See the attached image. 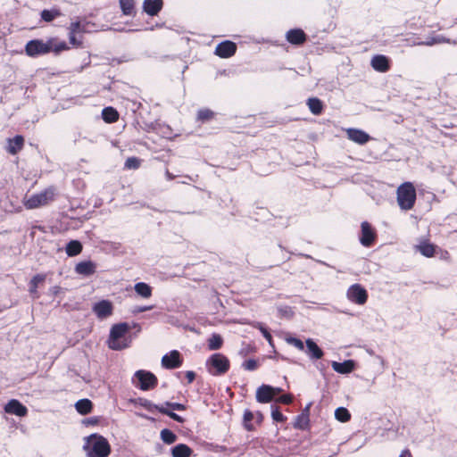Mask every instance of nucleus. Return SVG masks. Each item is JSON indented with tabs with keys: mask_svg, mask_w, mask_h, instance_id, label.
I'll use <instances>...</instances> for the list:
<instances>
[{
	"mask_svg": "<svg viewBox=\"0 0 457 457\" xmlns=\"http://www.w3.org/2000/svg\"><path fill=\"white\" fill-rule=\"evenodd\" d=\"M69 49L70 47L64 41H60L56 37H50L46 42L40 39L30 40L25 46L26 54L30 57H36L50 52L59 54Z\"/></svg>",
	"mask_w": 457,
	"mask_h": 457,
	"instance_id": "obj_1",
	"label": "nucleus"
},
{
	"mask_svg": "<svg viewBox=\"0 0 457 457\" xmlns=\"http://www.w3.org/2000/svg\"><path fill=\"white\" fill-rule=\"evenodd\" d=\"M84 450L87 457H108L111 453V445L103 436L92 434L85 438Z\"/></svg>",
	"mask_w": 457,
	"mask_h": 457,
	"instance_id": "obj_2",
	"label": "nucleus"
},
{
	"mask_svg": "<svg viewBox=\"0 0 457 457\" xmlns=\"http://www.w3.org/2000/svg\"><path fill=\"white\" fill-rule=\"evenodd\" d=\"M56 195V188L54 187H49L37 194L26 195L23 198V204L26 209L29 210L44 207L54 202Z\"/></svg>",
	"mask_w": 457,
	"mask_h": 457,
	"instance_id": "obj_3",
	"label": "nucleus"
},
{
	"mask_svg": "<svg viewBox=\"0 0 457 457\" xmlns=\"http://www.w3.org/2000/svg\"><path fill=\"white\" fill-rule=\"evenodd\" d=\"M129 329V325L125 322L113 325L108 339L109 347L112 350L127 348L130 344V339L127 337Z\"/></svg>",
	"mask_w": 457,
	"mask_h": 457,
	"instance_id": "obj_4",
	"label": "nucleus"
},
{
	"mask_svg": "<svg viewBox=\"0 0 457 457\" xmlns=\"http://www.w3.org/2000/svg\"><path fill=\"white\" fill-rule=\"evenodd\" d=\"M396 194L397 203L402 210L412 209L416 201V190L412 183L404 182L398 187Z\"/></svg>",
	"mask_w": 457,
	"mask_h": 457,
	"instance_id": "obj_5",
	"label": "nucleus"
},
{
	"mask_svg": "<svg viewBox=\"0 0 457 457\" xmlns=\"http://www.w3.org/2000/svg\"><path fill=\"white\" fill-rule=\"evenodd\" d=\"M207 365L210 373L212 375H220L228 370L229 361L221 353H214L207 361Z\"/></svg>",
	"mask_w": 457,
	"mask_h": 457,
	"instance_id": "obj_6",
	"label": "nucleus"
},
{
	"mask_svg": "<svg viewBox=\"0 0 457 457\" xmlns=\"http://www.w3.org/2000/svg\"><path fill=\"white\" fill-rule=\"evenodd\" d=\"M135 378L137 381H134V384L142 390L152 389L157 384L156 377L153 373L145 370H137L135 373Z\"/></svg>",
	"mask_w": 457,
	"mask_h": 457,
	"instance_id": "obj_7",
	"label": "nucleus"
},
{
	"mask_svg": "<svg viewBox=\"0 0 457 457\" xmlns=\"http://www.w3.org/2000/svg\"><path fill=\"white\" fill-rule=\"evenodd\" d=\"M86 32V23L77 21H72L69 26L70 43L76 47L82 46L81 35Z\"/></svg>",
	"mask_w": 457,
	"mask_h": 457,
	"instance_id": "obj_8",
	"label": "nucleus"
},
{
	"mask_svg": "<svg viewBox=\"0 0 457 457\" xmlns=\"http://www.w3.org/2000/svg\"><path fill=\"white\" fill-rule=\"evenodd\" d=\"M349 301L362 305L367 302L368 293L366 289L360 284L352 285L346 293Z\"/></svg>",
	"mask_w": 457,
	"mask_h": 457,
	"instance_id": "obj_9",
	"label": "nucleus"
},
{
	"mask_svg": "<svg viewBox=\"0 0 457 457\" xmlns=\"http://www.w3.org/2000/svg\"><path fill=\"white\" fill-rule=\"evenodd\" d=\"M361 233L360 237V242L364 246H370L376 237V234L372 227L367 221L361 223Z\"/></svg>",
	"mask_w": 457,
	"mask_h": 457,
	"instance_id": "obj_10",
	"label": "nucleus"
},
{
	"mask_svg": "<svg viewBox=\"0 0 457 457\" xmlns=\"http://www.w3.org/2000/svg\"><path fill=\"white\" fill-rule=\"evenodd\" d=\"M181 363L180 353L177 350L171 351L162 358V365L166 369L179 368Z\"/></svg>",
	"mask_w": 457,
	"mask_h": 457,
	"instance_id": "obj_11",
	"label": "nucleus"
},
{
	"mask_svg": "<svg viewBox=\"0 0 457 457\" xmlns=\"http://www.w3.org/2000/svg\"><path fill=\"white\" fill-rule=\"evenodd\" d=\"M237 50V46L231 41H224L216 46L215 54L222 58L232 56Z\"/></svg>",
	"mask_w": 457,
	"mask_h": 457,
	"instance_id": "obj_12",
	"label": "nucleus"
},
{
	"mask_svg": "<svg viewBox=\"0 0 457 457\" xmlns=\"http://www.w3.org/2000/svg\"><path fill=\"white\" fill-rule=\"evenodd\" d=\"M347 137L360 145L366 144L370 141V137L365 131L357 129H347L346 130Z\"/></svg>",
	"mask_w": 457,
	"mask_h": 457,
	"instance_id": "obj_13",
	"label": "nucleus"
},
{
	"mask_svg": "<svg viewBox=\"0 0 457 457\" xmlns=\"http://www.w3.org/2000/svg\"><path fill=\"white\" fill-rule=\"evenodd\" d=\"M273 386L268 385H262L256 390V400L259 403H270L274 399L272 394Z\"/></svg>",
	"mask_w": 457,
	"mask_h": 457,
	"instance_id": "obj_14",
	"label": "nucleus"
},
{
	"mask_svg": "<svg viewBox=\"0 0 457 457\" xmlns=\"http://www.w3.org/2000/svg\"><path fill=\"white\" fill-rule=\"evenodd\" d=\"M4 411L7 413L15 414L19 417H24L28 412L27 408L23 404H21L18 400L14 399L8 402V403L4 407Z\"/></svg>",
	"mask_w": 457,
	"mask_h": 457,
	"instance_id": "obj_15",
	"label": "nucleus"
},
{
	"mask_svg": "<svg viewBox=\"0 0 457 457\" xmlns=\"http://www.w3.org/2000/svg\"><path fill=\"white\" fill-rule=\"evenodd\" d=\"M93 311L99 319H104L112 314V305L109 301L103 300L94 305Z\"/></svg>",
	"mask_w": 457,
	"mask_h": 457,
	"instance_id": "obj_16",
	"label": "nucleus"
},
{
	"mask_svg": "<svg viewBox=\"0 0 457 457\" xmlns=\"http://www.w3.org/2000/svg\"><path fill=\"white\" fill-rule=\"evenodd\" d=\"M162 0H145L143 9L148 15L154 16L162 10Z\"/></svg>",
	"mask_w": 457,
	"mask_h": 457,
	"instance_id": "obj_17",
	"label": "nucleus"
},
{
	"mask_svg": "<svg viewBox=\"0 0 457 457\" xmlns=\"http://www.w3.org/2000/svg\"><path fill=\"white\" fill-rule=\"evenodd\" d=\"M306 353L312 360L321 359L323 356V351L318 346V345L311 338L306 340Z\"/></svg>",
	"mask_w": 457,
	"mask_h": 457,
	"instance_id": "obj_18",
	"label": "nucleus"
},
{
	"mask_svg": "<svg viewBox=\"0 0 457 457\" xmlns=\"http://www.w3.org/2000/svg\"><path fill=\"white\" fill-rule=\"evenodd\" d=\"M371 66L375 71L386 72L389 70L388 59L385 55H375L371 59Z\"/></svg>",
	"mask_w": 457,
	"mask_h": 457,
	"instance_id": "obj_19",
	"label": "nucleus"
},
{
	"mask_svg": "<svg viewBox=\"0 0 457 457\" xmlns=\"http://www.w3.org/2000/svg\"><path fill=\"white\" fill-rule=\"evenodd\" d=\"M287 39L291 44L301 45L306 40V36L302 29H295L287 31Z\"/></svg>",
	"mask_w": 457,
	"mask_h": 457,
	"instance_id": "obj_20",
	"label": "nucleus"
},
{
	"mask_svg": "<svg viewBox=\"0 0 457 457\" xmlns=\"http://www.w3.org/2000/svg\"><path fill=\"white\" fill-rule=\"evenodd\" d=\"M75 271L84 276L92 275L96 271V264L91 261L80 262L76 265Z\"/></svg>",
	"mask_w": 457,
	"mask_h": 457,
	"instance_id": "obj_21",
	"label": "nucleus"
},
{
	"mask_svg": "<svg viewBox=\"0 0 457 457\" xmlns=\"http://www.w3.org/2000/svg\"><path fill=\"white\" fill-rule=\"evenodd\" d=\"M415 249L423 256L430 258L435 254L436 246L427 240H422L419 245H415Z\"/></svg>",
	"mask_w": 457,
	"mask_h": 457,
	"instance_id": "obj_22",
	"label": "nucleus"
},
{
	"mask_svg": "<svg viewBox=\"0 0 457 457\" xmlns=\"http://www.w3.org/2000/svg\"><path fill=\"white\" fill-rule=\"evenodd\" d=\"M331 365L335 371L341 374L350 373L354 368V362L351 360L344 362L333 361Z\"/></svg>",
	"mask_w": 457,
	"mask_h": 457,
	"instance_id": "obj_23",
	"label": "nucleus"
},
{
	"mask_svg": "<svg viewBox=\"0 0 457 457\" xmlns=\"http://www.w3.org/2000/svg\"><path fill=\"white\" fill-rule=\"evenodd\" d=\"M24 138L21 136H16L12 139H8V152L12 154H17L23 147Z\"/></svg>",
	"mask_w": 457,
	"mask_h": 457,
	"instance_id": "obj_24",
	"label": "nucleus"
},
{
	"mask_svg": "<svg viewBox=\"0 0 457 457\" xmlns=\"http://www.w3.org/2000/svg\"><path fill=\"white\" fill-rule=\"evenodd\" d=\"M193 451L185 444H179L171 449L172 457H190Z\"/></svg>",
	"mask_w": 457,
	"mask_h": 457,
	"instance_id": "obj_25",
	"label": "nucleus"
},
{
	"mask_svg": "<svg viewBox=\"0 0 457 457\" xmlns=\"http://www.w3.org/2000/svg\"><path fill=\"white\" fill-rule=\"evenodd\" d=\"M136 293L143 298H150L152 295V287L144 282H138L134 286Z\"/></svg>",
	"mask_w": 457,
	"mask_h": 457,
	"instance_id": "obj_26",
	"label": "nucleus"
},
{
	"mask_svg": "<svg viewBox=\"0 0 457 457\" xmlns=\"http://www.w3.org/2000/svg\"><path fill=\"white\" fill-rule=\"evenodd\" d=\"M92 407V402L88 399H81L75 404L77 411L82 415H86L91 412Z\"/></svg>",
	"mask_w": 457,
	"mask_h": 457,
	"instance_id": "obj_27",
	"label": "nucleus"
},
{
	"mask_svg": "<svg viewBox=\"0 0 457 457\" xmlns=\"http://www.w3.org/2000/svg\"><path fill=\"white\" fill-rule=\"evenodd\" d=\"M82 251V245L77 240H71L66 246V253L69 256H76Z\"/></svg>",
	"mask_w": 457,
	"mask_h": 457,
	"instance_id": "obj_28",
	"label": "nucleus"
},
{
	"mask_svg": "<svg viewBox=\"0 0 457 457\" xmlns=\"http://www.w3.org/2000/svg\"><path fill=\"white\" fill-rule=\"evenodd\" d=\"M307 104L310 111L315 115H318L322 112L323 104L318 98H310L307 102Z\"/></svg>",
	"mask_w": 457,
	"mask_h": 457,
	"instance_id": "obj_29",
	"label": "nucleus"
},
{
	"mask_svg": "<svg viewBox=\"0 0 457 457\" xmlns=\"http://www.w3.org/2000/svg\"><path fill=\"white\" fill-rule=\"evenodd\" d=\"M120 5L123 14L125 15H133L134 8H135V1L134 0H120Z\"/></svg>",
	"mask_w": 457,
	"mask_h": 457,
	"instance_id": "obj_30",
	"label": "nucleus"
},
{
	"mask_svg": "<svg viewBox=\"0 0 457 457\" xmlns=\"http://www.w3.org/2000/svg\"><path fill=\"white\" fill-rule=\"evenodd\" d=\"M223 339L219 334H212L208 339V348L210 350H218L222 346Z\"/></svg>",
	"mask_w": 457,
	"mask_h": 457,
	"instance_id": "obj_31",
	"label": "nucleus"
},
{
	"mask_svg": "<svg viewBox=\"0 0 457 457\" xmlns=\"http://www.w3.org/2000/svg\"><path fill=\"white\" fill-rule=\"evenodd\" d=\"M46 279V275L45 274H37L36 276H34L30 282H29V292L31 294H37V288L38 287V285L42 282H44Z\"/></svg>",
	"mask_w": 457,
	"mask_h": 457,
	"instance_id": "obj_32",
	"label": "nucleus"
},
{
	"mask_svg": "<svg viewBox=\"0 0 457 457\" xmlns=\"http://www.w3.org/2000/svg\"><path fill=\"white\" fill-rule=\"evenodd\" d=\"M61 15V12L57 9H51V10H43L41 12V18L46 22H50L54 21L55 18L59 17Z\"/></svg>",
	"mask_w": 457,
	"mask_h": 457,
	"instance_id": "obj_33",
	"label": "nucleus"
},
{
	"mask_svg": "<svg viewBox=\"0 0 457 457\" xmlns=\"http://www.w3.org/2000/svg\"><path fill=\"white\" fill-rule=\"evenodd\" d=\"M103 119L107 122H114L118 120V112L112 107L103 110Z\"/></svg>",
	"mask_w": 457,
	"mask_h": 457,
	"instance_id": "obj_34",
	"label": "nucleus"
},
{
	"mask_svg": "<svg viewBox=\"0 0 457 457\" xmlns=\"http://www.w3.org/2000/svg\"><path fill=\"white\" fill-rule=\"evenodd\" d=\"M335 417L337 420L341 422H346L350 420L351 414L347 409L344 407H339L335 411Z\"/></svg>",
	"mask_w": 457,
	"mask_h": 457,
	"instance_id": "obj_35",
	"label": "nucleus"
},
{
	"mask_svg": "<svg viewBox=\"0 0 457 457\" xmlns=\"http://www.w3.org/2000/svg\"><path fill=\"white\" fill-rule=\"evenodd\" d=\"M254 420V413L249 410L245 411L244 412V426L246 430L252 431L254 429L253 425L252 424V420Z\"/></svg>",
	"mask_w": 457,
	"mask_h": 457,
	"instance_id": "obj_36",
	"label": "nucleus"
},
{
	"mask_svg": "<svg viewBox=\"0 0 457 457\" xmlns=\"http://www.w3.org/2000/svg\"><path fill=\"white\" fill-rule=\"evenodd\" d=\"M161 438L166 444H172L176 441L177 436L169 429H162L161 431Z\"/></svg>",
	"mask_w": 457,
	"mask_h": 457,
	"instance_id": "obj_37",
	"label": "nucleus"
},
{
	"mask_svg": "<svg viewBox=\"0 0 457 457\" xmlns=\"http://www.w3.org/2000/svg\"><path fill=\"white\" fill-rule=\"evenodd\" d=\"M286 341L287 344L295 346L298 350H301V351L304 350V345H303V341H301L300 339H298L296 337H289L286 338Z\"/></svg>",
	"mask_w": 457,
	"mask_h": 457,
	"instance_id": "obj_38",
	"label": "nucleus"
},
{
	"mask_svg": "<svg viewBox=\"0 0 457 457\" xmlns=\"http://www.w3.org/2000/svg\"><path fill=\"white\" fill-rule=\"evenodd\" d=\"M271 417L277 422H284L287 420L278 407H272Z\"/></svg>",
	"mask_w": 457,
	"mask_h": 457,
	"instance_id": "obj_39",
	"label": "nucleus"
},
{
	"mask_svg": "<svg viewBox=\"0 0 457 457\" xmlns=\"http://www.w3.org/2000/svg\"><path fill=\"white\" fill-rule=\"evenodd\" d=\"M308 423V414H302L297 417L295 427L303 428Z\"/></svg>",
	"mask_w": 457,
	"mask_h": 457,
	"instance_id": "obj_40",
	"label": "nucleus"
},
{
	"mask_svg": "<svg viewBox=\"0 0 457 457\" xmlns=\"http://www.w3.org/2000/svg\"><path fill=\"white\" fill-rule=\"evenodd\" d=\"M139 165L140 161L136 157L128 158L125 162V167L128 169H137Z\"/></svg>",
	"mask_w": 457,
	"mask_h": 457,
	"instance_id": "obj_41",
	"label": "nucleus"
},
{
	"mask_svg": "<svg viewBox=\"0 0 457 457\" xmlns=\"http://www.w3.org/2000/svg\"><path fill=\"white\" fill-rule=\"evenodd\" d=\"M243 367L246 370H254L258 368V362L253 359H249L243 363Z\"/></svg>",
	"mask_w": 457,
	"mask_h": 457,
	"instance_id": "obj_42",
	"label": "nucleus"
},
{
	"mask_svg": "<svg viewBox=\"0 0 457 457\" xmlns=\"http://www.w3.org/2000/svg\"><path fill=\"white\" fill-rule=\"evenodd\" d=\"M213 113L212 111L208 109L200 110L198 112V119L202 120H209L212 117Z\"/></svg>",
	"mask_w": 457,
	"mask_h": 457,
	"instance_id": "obj_43",
	"label": "nucleus"
},
{
	"mask_svg": "<svg viewBox=\"0 0 457 457\" xmlns=\"http://www.w3.org/2000/svg\"><path fill=\"white\" fill-rule=\"evenodd\" d=\"M254 327L258 328L261 330L263 337L269 341L270 344H271L272 338H271V335L270 334V332L259 322L255 323Z\"/></svg>",
	"mask_w": 457,
	"mask_h": 457,
	"instance_id": "obj_44",
	"label": "nucleus"
},
{
	"mask_svg": "<svg viewBox=\"0 0 457 457\" xmlns=\"http://www.w3.org/2000/svg\"><path fill=\"white\" fill-rule=\"evenodd\" d=\"M276 401L284 404H290L293 401V396L291 395H284L277 398Z\"/></svg>",
	"mask_w": 457,
	"mask_h": 457,
	"instance_id": "obj_45",
	"label": "nucleus"
},
{
	"mask_svg": "<svg viewBox=\"0 0 457 457\" xmlns=\"http://www.w3.org/2000/svg\"><path fill=\"white\" fill-rule=\"evenodd\" d=\"M152 308H153V306L135 307L132 312H133V313H139V312L152 310Z\"/></svg>",
	"mask_w": 457,
	"mask_h": 457,
	"instance_id": "obj_46",
	"label": "nucleus"
},
{
	"mask_svg": "<svg viewBox=\"0 0 457 457\" xmlns=\"http://www.w3.org/2000/svg\"><path fill=\"white\" fill-rule=\"evenodd\" d=\"M167 405L170 406L174 410H179V411L185 410V406L183 404H181V403H167Z\"/></svg>",
	"mask_w": 457,
	"mask_h": 457,
	"instance_id": "obj_47",
	"label": "nucleus"
},
{
	"mask_svg": "<svg viewBox=\"0 0 457 457\" xmlns=\"http://www.w3.org/2000/svg\"><path fill=\"white\" fill-rule=\"evenodd\" d=\"M168 416L178 422H183V419L175 412L169 411Z\"/></svg>",
	"mask_w": 457,
	"mask_h": 457,
	"instance_id": "obj_48",
	"label": "nucleus"
},
{
	"mask_svg": "<svg viewBox=\"0 0 457 457\" xmlns=\"http://www.w3.org/2000/svg\"><path fill=\"white\" fill-rule=\"evenodd\" d=\"M186 378L188 381V383H191L194 381L195 378V374L194 371H187L186 372Z\"/></svg>",
	"mask_w": 457,
	"mask_h": 457,
	"instance_id": "obj_49",
	"label": "nucleus"
},
{
	"mask_svg": "<svg viewBox=\"0 0 457 457\" xmlns=\"http://www.w3.org/2000/svg\"><path fill=\"white\" fill-rule=\"evenodd\" d=\"M254 420H256V422L258 424H261L262 422V420H263V415L262 412L260 411H257L254 413Z\"/></svg>",
	"mask_w": 457,
	"mask_h": 457,
	"instance_id": "obj_50",
	"label": "nucleus"
},
{
	"mask_svg": "<svg viewBox=\"0 0 457 457\" xmlns=\"http://www.w3.org/2000/svg\"><path fill=\"white\" fill-rule=\"evenodd\" d=\"M50 291L52 292L53 295H56L60 291H61V287L59 286H55V287H53Z\"/></svg>",
	"mask_w": 457,
	"mask_h": 457,
	"instance_id": "obj_51",
	"label": "nucleus"
},
{
	"mask_svg": "<svg viewBox=\"0 0 457 457\" xmlns=\"http://www.w3.org/2000/svg\"><path fill=\"white\" fill-rule=\"evenodd\" d=\"M399 457H411V454L409 450H403Z\"/></svg>",
	"mask_w": 457,
	"mask_h": 457,
	"instance_id": "obj_52",
	"label": "nucleus"
},
{
	"mask_svg": "<svg viewBox=\"0 0 457 457\" xmlns=\"http://www.w3.org/2000/svg\"><path fill=\"white\" fill-rule=\"evenodd\" d=\"M283 391L282 388H279V387H273V391H272V394L274 395V397L276 395H278V394H280L281 392Z\"/></svg>",
	"mask_w": 457,
	"mask_h": 457,
	"instance_id": "obj_53",
	"label": "nucleus"
},
{
	"mask_svg": "<svg viewBox=\"0 0 457 457\" xmlns=\"http://www.w3.org/2000/svg\"><path fill=\"white\" fill-rule=\"evenodd\" d=\"M158 410L160 411V412H162V413H164V414L168 415L169 411H168V410H166L165 408H163V407H159V408H158Z\"/></svg>",
	"mask_w": 457,
	"mask_h": 457,
	"instance_id": "obj_54",
	"label": "nucleus"
},
{
	"mask_svg": "<svg viewBox=\"0 0 457 457\" xmlns=\"http://www.w3.org/2000/svg\"><path fill=\"white\" fill-rule=\"evenodd\" d=\"M441 42H443V40L438 38V39H434L433 42L428 43V45H432V44L441 43Z\"/></svg>",
	"mask_w": 457,
	"mask_h": 457,
	"instance_id": "obj_55",
	"label": "nucleus"
},
{
	"mask_svg": "<svg viewBox=\"0 0 457 457\" xmlns=\"http://www.w3.org/2000/svg\"><path fill=\"white\" fill-rule=\"evenodd\" d=\"M167 177L169 179H173V176L171 174L169 173V171H167Z\"/></svg>",
	"mask_w": 457,
	"mask_h": 457,
	"instance_id": "obj_56",
	"label": "nucleus"
},
{
	"mask_svg": "<svg viewBox=\"0 0 457 457\" xmlns=\"http://www.w3.org/2000/svg\"><path fill=\"white\" fill-rule=\"evenodd\" d=\"M305 411L308 413V411H309V406H307V407L305 408Z\"/></svg>",
	"mask_w": 457,
	"mask_h": 457,
	"instance_id": "obj_57",
	"label": "nucleus"
}]
</instances>
